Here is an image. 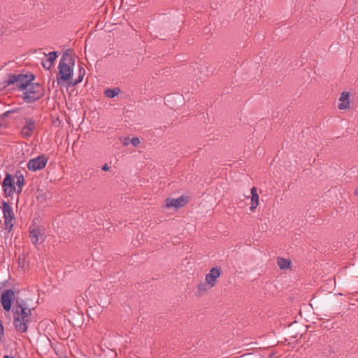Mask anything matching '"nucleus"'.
I'll use <instances>...</instances> for the list:
<instances>
[{
  "mask_svg": "<svg viewBox=\"0 0 358 358\" xmlns=\"http://www.w3.org/2000/svg\"><path fill=\"white\" fill-rule=\"evenodd\" d=\"M31 311L32 308H28L24 301L20 303L18 299L15 300L12 308V314L13 326L17 332L21 334L27 332L29 326L32 321Z\"/></svg>",
  "mask_w": 358,
  "mask_h": 358,
  "instance_id": "1",
  "label": "nucleus"
},
{
  "mask_svg": "<svg viewBox=\"0 0 358 358\" xmlns=\"http://www.w3.org/2000/svg\"><path fill=\"white\" fill-rule=\"evenodd\" d=\"M76 59V57L69 49V87L80 83L85 74V70L80 64L75 65Z\"/></svg>",
  "mask_w": 358,
  "mask_h": 358,
  "instance_id": "2",
  "label": "nucleus"
},
{
  "mask_svg": "<svg viewBox=\"0 0 358 358\" xmlns=\"http://www.w3.org/2000/svg\"><path fill=\"white\" fill-rule=\"evenodd\" d=\"M35 76L30 74H14L8 73L7 78L3 81L4 85L8 87L13 84H16L19 90H24L29 87V83L32 82Z\"/></svg>",
  "mask_w": 358,
  "mask_h": 358,
  "instance_id": "3",
  "label": "nucleus"
},
{
  "mask_svg": "<svg viewBox=\"0 0 358 358\" xmlns=\"http://www.w3.org/2000/svg\"><path fill=\"white\" fill-rule=\"evenodd\" d=\"M23 91L22 99L24 102L29 103H34L41 99L44 95L41 85L32 82H31L29 87Z\"/></svg>",
  "mask_w": 358,
  "mask_h": 358,
  "instance_id": "4",
  "label": "nucleus"
},
{
  "mask_svg": "<svg viewBox=\"0 0 358 358\" xmlns=\"http://www.w3.org/2000/svg\"><path fill=\"white\" fill-rule=\"evenodd\" d=\"M67 50H64L58 66L59 73L57 76L58 85L67 87Z\"/></svg>",
  "mask_w": 358,
  "mask_h": 358,
  "instance_id": "5",
  "label": "nucleus"
},
{
  "mask_svg": "<svg viewBox=\"0 0 358 358\" xmlns=\"http://www.w3.org/2000/svg\"><path fill=\"white\" fill-rule=\"evenodd\" d=\"M18 290L15 292L11 289H6L2 292L0 296V303L6 312L12 311L13 303H15L14 302L15 294H18Z\"/></svg>",
  "mask_w": 358,
  "mask_h": 358,
  "instance_id": "6",
  "label": "nucleus"
},
{
  "mask_svg": "<svg viewBox=\"0 0 358 358\" xmlns=\"http://www.w3.org/2000/svg\"><path fill=\"white\" fill-rule=\"evenodd\" d=\"M2 188L3 194L6 197L11 196L14 192L17 193L15 182L14 181V178L12 174L6 173V176L2 182Z\"/></svg>",
  "mask_w": 358,
  "mask_h": 358,
  "instance_id": "7",
  "label": "nucleus"
},
{
  "mask_svg": "<svg viewBox=\"0 0 358 358\" xmlns=\"http://www.w3.org/2000/svg\"><path fill=\"white\" fill-rule=\"evenodd\" d=\"M47 162V157L45 155H41L30 159L27 163V168L31 171L41 170L45 166Z\"/></svg>",
  "mask_w": 358,
  "mask_h": 358,
  "instance_id": "8",
  "label": "nucleus"
},
{
  "mask_svg": "<svg viewBox=\"0 0 358 358\" xmlns=\"http://www.w3.org/2000/svg\"><path fill=\"white\" fill-rule=\"evenodd\" d=\"M188 202L187 197L183 195L177 199L167 198L164 201L165 207L170 208L174 207L178 208L184 206Z\"/></svg>",
  "mask_w": 358,
  "mask_h": 358,
  "instance_id": "9",
  "label": "nucleus"
},
{
  "mask_svg": "<svg viewBox=\"0 0 358 358\" xmlns=\"http://www.w3.org/2000/svg\"><path fill=\"white\" fill-rule=\"evenodd\" d=\"M2 211L3 214L4 223L6 226L10 225V227H12L13 224L11 222L14 217L13 208L10 206V204L5 201H2Z\"/></svg>",
  "mask_w": 358,
  "mask_h": 358,
  "instance_id": "10",
  "label": "nucleus"
},
{
  "mask_svg": "<svg viewBox=\"0 0 358 358\" xmlns=\"http://www.w3.org/2000/svg\"><path fill=\"white\" fill-rule=\"evenodd\" d=\"M221 269L218 267H213L210 272L206 275V280L210 288L215 285L217 279L220 276Z\"/></svg>",
  "mask_w": 358,
  "mask_h": 358,
  "instance_id": "11",
  "label": "nucleus"
},
{
  "mask_svg": "<svg viewBox=\"0 0 358 358\" xmlns=\"http://www.w3.org/2000/svg\"><path fill=\"white\" fill-rule=\"evenodd\" d=\"M25 124L22 128V135L24 137H29L31 135L32 131L35 129L36 123L33 118H25Z\"/></svg>",
  "mask_w": 358,
  "mask_h": 358,
  "instance_id": "12",
  "label": "nucleus"
},
{
  "mask_svg": "<svg viewBox=\"0 0 358 358\" xmlns=\"http://www.w3.org/2000/svg\"><path fill=\"white\" fill-rule=\"evenodd\" d=\"M29 238L33 244L36 245L43 242V236L39 228L31 230L29 233Z\"/></svg>",
  "mask_w": 358,
  "mask_h": 358,
  "instance_id": "13",
  "label": "nucleus"
},
{
  "mask_svg": "<svg viewBox=\"0 0 358 358\" xmlns=\"http://www.w3.org/2000/svg\"><path fill=\"white\" fill-rule=\"evenodd\" d=\"M350 93L347 92H342L341 97L339 99L340 103L338 106L340 110L347 109L350 106Z\"/></svg>",
  "mask_w": 358,
  "mask_h": 358,
  "instance_id": "14",
  "label": "nucleus"
},
{
  "mask_svg": "<svg viewBox=\"0 0 358 358\" xmlns=\"http://www.w3.org/2000/svg\"><path fill=\"white\" fill-rule=\"evenodd\" d=\"M251 206L250 209L251 211H254L259 205V195L257 193V189L255 187H253L251 189Z\"/></svg>",
  "mask_w": 358,
  "mask_h": 358,
  "instance_id": "15",
  "label": "nucleus"
},
{
  "mask_svg": "<svg viewBox=\"0 0 358 358\" xmlns=\"http://www.w3.org/2000/svg\"><path fill=\"white\" fill-rule=\"evenodd\" d=\"M15 178L17 179L15 182L17 194H20L22 191L24 184V176L20 172H17L15 175Z\"/></svg>",
  "mask_w": 358,
  "mask_h": 358,
  "instance_id": "16",
  "label": "nucleus"
},
{
  "mask_svg": "<svg viewBox=\"0 0 358 358\" xmlns=\"http://www.w3.org/2000/svg\"><path fill=\"white\" fill-rule=\"evenodd\" d=\"M277 264L280 269H286L290 267L291 261L285 258L278 257Z\"/></svg>",
  "mask_w": 358,
  "mask_h": 358,
  "instance_id": "17",
  "label": "nucleus"
},
{
  "mask_svg": "<svg viewBox=\"0 0 358 358\" xmlns=\"http://www.w3.org/2000/svg\"><path fill=\"white\" fill-rule=\"evenodd\" d=\"M120 92V89L119 87L115 88H108L103 91V94L106 96L108 98H114L117 96Z\"/></svg>",
  "mask_w": 358,
  "mask_h": 358,
  "instance_id": "18",
  "label": "nucleus"
},
{
  "mask_svg": "<svg viewBox=\"0 0 358 358\" xmlns=\"http://www.w3.org/2000/svg\"><path fill=\"white\" fill-rule=\"evenodd\" d=\"M208 289H210V287H208L207 282H201L198 286V292L199 294H202L203 293L206 292Z\"/></svg>",
  "mask_w": 358,
  "mask_h": 358,
  "instance_id": "19",
  "label": "nucleus"
},
{
  "mask_svg": "<svg viewBox=\"0 0 358 358\" xmlns=\"http://www.w3.org/2000/svg\"><path fill=\"white\" fill-rule=\"evenodd\" d=\"M175 98V96L173 95V94H168L165 97V101H166V104L171 108H174V106H173L172 104H169V102H171L173 99H174Z\"/></svg>",
  "mask_w": 358,
  "mask_h": 358,
  "instance_id": "20",
  "label": "nucleus"
},
{
  "mask_svg": "<svg viewBox=\"0 0 358 358\" xmlns=\"http://www.w3.org/2000/svg\"><path fill=\"white\" fill-rule=\"evenodd\" d=\"M57 57V52L53 51L48 54V59L52 64Z\"/></svg>",
  "mask_w": 358,
  "mask_h": 358,
  "instance_id": "21",
  "label": "nucleus"
},
{
  "mask_svg": "<svg viewBox=\"0 0 358 358\" xmlns=\"http://www.w3.org/2000/svg\"><path fill=\"white\" fill-rule=\"evenodd\" d=\"M42 64L45 69H50L52 65V64L48 59L45 61H43Z\"/></svg>",
  "mask_w": 358,
  "mask_h": 358,
  "instance_id": "22",
  "label": "nucleus"
},
{
  "mask_svg": "<svg viewBox=\"0 0 358 358\" xmlns=\"http://www.w3.org/2000/svg\"><path fill=\"white\" fill-rule=\"evenodd\" d=\"M131 143L134 146L136 147L140 144V140L138 137H134L131 138Z\"/></svg>",
  "mask_w": 358,
  "mask_h": 358,
  "instance_id": "23",
  "label": "nucleus"
},
{
  "mask_svg": "<svg viewBox=\"0 0 358 358\" xmlns=\"http://www.w3.org/2000/svg\"><path fill=\"white\" fill-rule=\"evenodd\" d=\"M131 138L129 137H125L124 138L123 141H122V144L124 145H128L131 143Z\"/></svg>",
  "mask_w": 358,
  "mask_h": 358,
  "instance_id": "24",
  "label": "nucleus"
},
{
  "mask_svg": "<svg viewBox=\"0 0 358 358\" xmlns=\"http://www.w3.org/2000/svg\"><path fill=\"white\" fill-rule=\"evenodd\" d=\"M101 170L103 171H108L110 170V166L108 164H105L101 166Z\"/></svg>",
  "mask_w": 358,
  "mask_h": 358,
  "instance_id": "25",
  "label": "nucleus"
},
{
  "mask_svg": "<svg viewBox=\"0 0 358 358\" xmlns=\"http://www.w3.org/2000/svg\"><path fill=\"white\" fill-rule=\"evenodd\" d=\"M354 193L355 195L358 196V187L355 189Z\"/></svg>",
  "mask_w": 358,
  "mask_h": 358,
  "instance_id": "26",
  "label": "nucleus"
},
{
  "mask_svg": "<svg viewBox=\"0 0 358 358\" xmlns=\"http://www.w3.org/2000/svg\"><path fill=\"white\" fill-rule=\"evenodd\" d=\"M3 358H13V357H10L8 355H5V356H3Z\"/></svg>",
  "mask_w": 358,
  "mask_h": 358,
  "instance_id": "27",
  "label": "nucleus"
},
{
  "mask_svg": "<svg viewBox=\"0 0 358 358\" xmlns=\"http://www.w3.org/2000/svg\"><path fill=\"white\" fill-rule=\"evenodd\" d=\"M176 96H177V98L180 99V96L179 94H178Z\"/></svg>",
  "mask_w": 358,
  "mask_h": 358,
  "instance_id": "28",
  "label": "nucleus"
}]
</instances>
